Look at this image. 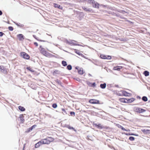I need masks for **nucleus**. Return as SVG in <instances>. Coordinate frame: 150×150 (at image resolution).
Here are the masks:
<instances>
[{"label":"nucleus","mask_w":150,"mask_h":150,"mask_svg":"<svg viewBox=\"0 0 150 150\" xmlns=\"http://www.w3.org/2000/svg\"><path fill=\"white\" fill-rule=\"evenodd\" d=\"M54 139L51 137H47L46 138L41 140L42 144H48L51 142H53Z\"/></svg>","instance_id":"f257e3e1"},{"label":"nucleus","mask_w":150,"mask_h":150,"mask_svg":"<svg viewBox=\"0 0 150 150\" xmlns=\"http://www.w3.org/2000/svg\"><path fill=\"white\" fill-rule=\"evenodd\" d=\"M66 42L67 43L71 45H78L81 46V45L76 43V41L71 40H66Z\"/></svg>","instance_id":"f03ea898"},{"label":"nucleus","mask_w":150,"mask_h":150,"mask_svg":"<svg viewBox=\"0 0 150 150\" xmlns=\"http://www.w3.org/2000/svg\"><path fill=\"white\" fill-rule=\"evenodd\" d=\"M88 2L90 3H92L93 6L94 7L97 8H99V4L94 0H89Z\"/></svg>","instance_id":"7ed1b4c3"},{"label":"nucleus","mask_w":150,"mask_h":150,"mask_svg":"<svg viewBox=\"0 0 150 150\" xmlns=\"http://www.w3.org/2000/svg\"><path fill=\"white\" fill-rule=\"evenodd\" d=\"M100 58L102 59H111V57L110 56L106 55L103 54H101L100 55Z\"/></svg>","instance_id":"20e7f679"},{"label":"nucleus","mask_w":150,"mask_h":150,"mask_svg":"<svg viewBox=\"0 0 150 150\" xmlns=\"http://www.w3.org/2000/svg\"><path fill=\"white\" fill-rule=\"evenodd\" d=\"M21 55L23 58L26 59H28L30 58L29 56L24 52H21Z\"/></svg>","instance_id":"39448f33"},{"label":"nucleus","mask_w":150,"mask_h":150,"mask_svg":"<svg viewBox=\"0 0 150 150\" xmlns=\"http://www.w3.org/2000/svg\"><path fill=\"white\" fill-rule=\"evenodd\" d=\"M89 102L91 104H96L99 103V100L94 99H91L89 100Z\"/></svg>","instance_id":"423d86ee"},{"label":"nucleus","mask_w":150,"mask_h":150,"mask_svg":"<svg viewBox=\"0 0 150 150\" xmlns=\"http://www.w3.org/2000/svg\"><path fill=\"white\" fill-rule=\"evenodd\" d=\"M135 111L136 112L140 113H142L145 111V110L139 108H136L135 109Z\"/></svg>","instance_id":"0eeeda50"},{"label":"nucleus","mask_w":150,"mask_h":150,"mask_svg":"<svg viewBox=\"0 0 150 150\" xmlns=\"http://www.w3.org/2000/svg\"><path fill=\"white\" fill-rule=\"evenodd\" d=\"M120 92H122V94L124 96H131L132 94L130 93H127L125 91H121Z\"/></svg>","instance_id":"6e6552de"},{"label":"nucleus","mask_w":150,"mask_h":150,"mask_svg":"<svg viewBox=\"0 0 150 150\" xmlns=\"http://www.w3.org/2000/svg\"><path fill=\"white\" fill-rule=\"evenodd\" d=\"M41 53L44 55L47 56L48 55V53L43 48H42L40 50Z\"/></svg>","instance_id":"1a4fd4ad"},{"label":"nucleus","mask_w":150,"mask_h":150,"mask_svg":"<svg viewBox=\"0 0 150 150\" xmlns=\"http://www.w3.org/2000/svg\"><path fill=\"white\" fill-rule=\"evenodd\" d=\"M6 69L5 67L2 66H0V71L4 73H6L7 72Z\"/></svg>","instance_id":"9d476101"},{"label":"nucleus","mask_w":150,"mask_h":150,"mask_svg":"<svg viewBox=\"0 0 150 150\" xmlns=\"http://www.w3.org/2000/svg\"><path fill=\"white\" fill-rule=\"evenodd\" d=\"M122 67L117 66L113 68V69L115 70H117L118 71H120V69H122Z\"/></svg>","instance_id":"9b49d317"},{"label":"nucleus","mask_w":150,"mask_h":150,"mask_svg":"<svg viewBox=\"0 0 150 150\" xmlns=\"http://www.w3.org/2000/svg\"><path fill=\"white\" fill-rule=\"evenodd\" d=\"M17 37L20 40H22L24 39V36L22 34H19L17 35Z\"/></svg>","instance_id":"f8f14e48"},{"label":"nucleus","mask_w":150,"mask_h":150,"mask_svg":"<svg viewBox=\"0 0 150 150\" xmlns=\"http://www.w3.org/2000/svg\"><path fill=\"white\" fill-rule=\"evenodd\" d=\"M135 100L134 98H131L130 99H127V103H130L133 102Z\"/></svg>","instance_id":"ddd939ff"},{"label":"nucleus","mask_w":150,"mask_h":150,"mask_svg":"<svg viewBox=\"0 0 150 150\" xmlns=\"http://www.w3.org/2000/svg\"><path fill=\"white\" fill-rule=\"evenodd\" d=\"M82 8L83 9L86 11L91 12L92 11V9L91 8H86L85 6L83 7Z\"/></svg>","instance_id":"4468645a"},{"label":"nucleus","mask_w":150,"mask_h":150,"mask_svg":"<svg viewBox=\"0 0 150 150\" xmlns=\"http://www.w3.org/2000/svg\"><path fill=\"white\" fill-rule=\"evenodd\" d=\"M42 144L41 141H40L35 144V147L36 148H38Z\"/></svg>","instance_id":"2eb2a0df"},{"label":"nucleus","mask_w":150,"mask_h":150,"mask_svg":"<svg viewBox=\"0 0 150 150\" xmlns=\"http://www.w3.org/2000/svg\"><path fill=\"white\" fill-rule=\"evenodd\" d=\"M78 72L80 74H82L84 73V72L83 71V68H81L80 69H78Z\"/></svg>","instance_id":"dca6fc26"},{"label":"nucleus","mask_w":150,"mask_h":150,"mask_svg":"<svg viewBox=\"0 0 150 150\" xmlns=\"http://www.w3.org/2000/svg\"><path fill=\"white\" fill-rule=\"evenodd\" d=\"M54 6L55 8H57L59 9H62V7L60 5L57 4H54Z\"/></svg>","instance_id":"f3484780"},{"label":"nucleus","mask_w":150,"mask_h":150,"mask_svg":"<svg viewBox=\"0 0 150 150\" xmlns=\"http://www.w3.org/2000/svg\"><path fill=\"white\" fill-rule=\"evenodd\" d=\"M94 125H95V126L97 127L98 128L102 129L103 128V126L100 124H99L98 125L97 124H95Z\"/></svg>","instance_id":"a211bd4d"},{"label":"nucleus","mask_w":150,"mask_h":150,"mask_svg":"<svg viewBox=\"0 0 150 150\" xmlns=\"http://www.w3.org/2000/svg\"><path fill=\"white\" fill-rule=\"evenodd\" d=\"M142 131L143 132L144 134H147L150 132V130L148 129H142Z\"/></svg>","instance_id":"6ab92c4d"},{"label":"nucleus","mask_w":150,"mask_h":150,"mask_svg":"<svg viewBox=\"0 0 150 150\" xmlns=\"http://www.w3.org/2000/svg\"><path fill=\"white\" fill-rule=\"evenodd\" d=\"M106 84L104 83L103 84H101L100 85V87L102 89L105 88L106 87Z\"/></svg>","instance_id":"aec40b11"},{"label":"nucleus","mask_w":150,"mask_h":150,"mask_svg":"<svg viewBox=\"0 0 150 150\" xmlns=\"http://www.w3.org/2000/svg\"><path fill=\"white\" fill-rule=\"evenodd\" d=\"M117 126L119 128H121L123 130H125V129L122 126L120 125L119 124H117Z\"/></svg>","instance_id":"412c9836"},{"label":"nucleus","mask_w":150,"mask_h":150,"mask_svg":"<svg viewBox=\"0 0 150 150\" xmlns=\"http://www.w3.org/2000/svg\"><path fill=\"white\" fill-rule=\"evenodd\" d=\"M143 74L146 76H148L149 75V72L147 71H144Z\"/></svg>","instance_id":"4be33fe9"},{"label":"nucleus","mask_w":150,"mask_h":150,"mask_svg":"<svg viewBox=\"0 0 150 150\" xmlns=\"http://www.w3.org/2000/svg\"><path fill=\"white\" fill-rule=\"evenodd\" d=\"M127 99H125L124 98H120V101L123 103H127Z\"/></svg>","instance_id":"5701e85b"},{"label":"nucleus","mask_w":150,"mask_h":150,"mask_svg":"<svg viewBox=\"0 0 150 150\" xmlns=\"http://www.w3.org/2000/svg\"><path fill=\"white\" fill-rule=\"evenodd\" d=\"M18 109L22 111H24L25 110V108H24V107L21 106H19L18 107Z\"/></svg>","instance_id":"b1692460"},{"label":"nucleus","mask_w":150,"mask_h":150,"mask_svg":"<svg viewBox=\"0 0 150 150\" xmlns=\"http://www.w3.org/2000/svg\"><path fill=\"white\" fill-rule=\"evenodd\" d=\"M62 65L64 67L66 66L67 65L66 62L64 61H62Z\"/></svg>","instance_id":"393cba45"},{"label":"nucleus","mask_w":150,"mask_h":150,"mask_svg":"<svg viewBox=\"0 0 150 150\" xmlns=\"http://www.w3.org/2000/svg\"><path fill=\"white\" fill-rule=\"evenodd\" d=\"M142 99L145 102L146 101L148 100L147 97L145 96H144L142 97Z\"/></svg>","instance_id":"a878e982"},{"label":"nucleus","mask_w":150,"mask_h":150,"mask_svg":"<svg viewBox=\"0 0 150 150\" xmlns=\"http://www.w3.org/2000/svg\"><path fill=\"white\" fill-rule=\"evenodd\" d=\"M59 73V71L58 70H55L53 72V74H58Z\"/></svg>","instance_id":"bb28decb"},{"label":"nucleus","mask_w":150,"mask_h":150,"mask_svg":"<svg viewBox=\"0 0 150 150\" xmlns=\"http://www.w3.org/2000/svg\"><path fill=\"white\" fill-rule=\"evenodd\" d=\"M15 23L16 25H17L18 26L22 27H23L24 26V25L23 24H21L20 23Z\"/></svg>","instance_id":"cd10ccee"},{"label":"nucleus","mask_w":150,"mask_h":150,"mask_svg":"<svg viewBox=\"0 0 150 150\" xmlns=\"http://www.w3.org/2000/svg\"><path fill=\"white\" fill-rule=\"evenodd\" d=\"M67 69L69 70H71L72 69V67L71 65H69L67 67Z\"/></svg>","instance_id":"c85d7f7f"},{"label":"nucleus","mask_w":150,"mask_h":150,"mask_svg":"<svg viewBox=\"0 0 150 150\" xmlns=\"http://www.w3.org/2000/svg\"><path fill=\"white\" fill-rule=\"evenodd\" d=\"M27 69L28 70H29L31 72H33L34 71L30 67H28Z\"/></svg>","instance_id":"c756f323"},{"label":"nucleus","mask_w":150,"mask_h":150,"mask_svg":"<svg viewBox=\"0 0 150 150\" xmlns=\"http://www.w3.org/2000/svg\"><path fill=\"white\" fill-rule=\"evenodd\" d=\"M129 139L131 141H133L134 140V138L132 137H129Z\"/></svg>","instance_id":"7c9ffc66"},{"label":"nucleus","mask_w":150,"mask_h":150,"mask_svg":"<svg viewBox=\"0 0 150 150\" xmlns=\"http://www.w3.org/2000/svg\"><path fill=\"white\" fill-rule=\"evenodd\" d=\"M75 52L76 53V54H77L79 55L80 54V52H79V51L78 50H76V49L75 50Z\"/></svg>","instance_id":"2f4dec72"},{"label":"nucleus","mask_w":150,"mask_h":150,"mask_svg":"<svg viewBox=\"0 0 150 150\" xmlns=\"http://www.w3.org/2000/svg\"><path fill=\"white\" fill-rule=\"evenodd\" d=\"M20 120L21 122L23 123L24 121V119L22 117H20Z\"/></svg>","instance_id":"473e14b6"},{"label":"nucleus","mask_w":150,"mask_h":150,"mask_svg":"<svg viewBox=\"0 0 150 150\" xmlns=\"http://www.w3.org/2000/svg\"><path fill=\"white\" fill-rule=\"evenodd\" d=\"M52 107L54 108H55L57 107V105L56 104L54 103V104H53V105H52Z\"/></svg>","instance_id":"72a5a7b5"},{"label":"nucleus","mask_w":150,"mask_h":150,"mask_svg":"<svg viewBox=\"0 0 150 150\" xmlns=\"http://www.w3.org/2000/svg\"><path fill=\"white\" fill-rule=\"evenodd\" d=\"M8 29L10 31H12L13 30V28L11 26H9L8 27Z\"/></svg>","instance_id":"f704fd0d"},{"label":"nucleus","mask_w":150,"mask_h":150,"mask_svg":"<svg viewBox=\"0 0 150 150\" xmlns=\"http://www.w3.org/2000/svg\"><path fill=\"white\" fill-rule=\"evenodd\" d=\"M126 135H134L133 134H130L129 133H126L125 134Z\"/></svg>","instance_id":"c9c22d12"},{"label":"nucleus","mask_w":150,"mask_h":150,"mask_svg":"<svg viewBox=\"0 0 150 150\" xmlns=\"http://www.w3.org/2000/svg\"><path fill=\"white\" fill-rule=\"evenodd\" d=\"M67 128H68L69 129H74V128L73 127H71L69 126H68V127H67Z\"/></svg>","instance_id":"e433bc0d"},{"label":"nucleus","mask_w":150,"mask_h":150,"mask_svg":"<svg viewBox=\"0 0 150 150\" xmlns=\"http://www.w3.org/2000/svg\"><path fill=\"white\" fill-rule=\"evenodd\" d=\"M70 114L71 115H74V116H75V113L74 112H71Z\"/></svg>","instance_id":"4c0bfd02"},{"label":"nucleus","mask_w":150,"mask_h":150,"mask_svg":"<svg viewBox=\"0 0 150 150\" xmlns=\"http://www.w3.org/2000/svg\"><path fill=\"white\" fill-rule=\"evenodd\" d=\"M32 130H33V129L32 128V127H31L28 129V132H30Z\"/></svg>","instance_id":"58836bf2"},{"label":"nucleus","mask_w":150,"mask_h":150,"mask_svg":"<svg viewBox=\"0 0 150 150\" xmlns=\"http://www.w3.org/2000/svg\"><path fill=\"white\" fill-rule=\"evenodd\" d=\"M4 34V33L2 32H0V36H2Z\"/></svg>","instance_id":"ea45409f"},{"label":"nucleus","mask_w":150,"mask_h":150,"mask_svg":"<svg viewBox=\"0 0 150 150\" xmlns=\"http://www.w3.org/2000/svg\"><path fill=\"white\" fill-rule=\"evenodd\" d=\"M96 86L95 83H93L92 84V86L93 87H94Z\"/></svg>","instance_id":"a19ab883"},{"label":"nucleus","mask_w":150,"mask_h":150,"mask_svg":"<svg viewBox=\"0 0 150 150\" xmlns=\"http://www.w3.org/2000/svg\"><path fill=\"white\" fill-rule=\"evenodd\" d=\"M36 126L35 125H33L31 127H32V128L33 129V128H35V127H36Z\"/></svg>","instance_id":"79ce46f5"},{"label":"nucleus","mask_w":150,"mask_h":150,"mask_svg":"<svg viewBox=\"0 0 150 150\" xmlns=\"http://www.w3.org/2000/svg\"><path fill=\"white\" fill-rule=\"evenodd\" d=\"M34 44L36 45V46H38V43L36 42H35Z\"/></svg>","instance_id":"37998d69"},{"label":"nucleus","mask_w":150,"mask_h":150,"mask_svg":"<svg viewBox=\"0 0 150 150\" xmlns=\"http://www.w3.org/2000/svg\"><path fill=\"white\" fill-rule=\"evenodd\" d=\"M125 131H127V132H129V131H130V130L129 129H125V130H124Z\"/></svg>","instance_id":"c03bdc74"},{"label":"nucleus","mask_w":150,"mask_h":150,"mask_svg":"<svg viewBox=\"0 0 150 150\" xmlns=\"http://www.w3.org/2000/svg\"><path fill=\"white\" fill-rule=\"evenodd\" d=\"M2 12L1 10H0V16L2 15Z\"/></svg>","instance_id":"a18cd8bd"},{"label":"nucleus","mask_w":150,"mask_h":150,"mask_svg":"<svg viewBox=\"0 0 150 150\" xmlns=\"http://www.w3.org/2000/svg\"><path fill=\"white\" fill-rule=\"evenodd\" d=\"M33 36L34 38L35 39H36V36L35 35H33Z\"/></svg>","instance_id":"49530a36"},{"label":"nucleus","mask_w":150,"mask_h":150,"mask_svg":"<svg viewBox=\"0 0 150 150\" xmlns=\"http://www.w3.org/2000/svg\"><path fill=\"white\" fill-rule=\"evenodd\" d=\"M75 69H78V67H76V68H75Z\"/></svg>","instance_id":"de8ad7c7"},{"label":"nucleus","mask_w":150,"mask_h":150,"mask_svg":"<svg viewBox=\"0 0 150 150\" xmlns=\"http://www.w3.org/2000/svg\"><path fill=\"white\" fill-rule=\"evenodd\" d=\"M92 62L93 63V64H96H96H95L93 62Z\"/></svg>","instance_id":"09e8293b"},{"label":"nucleus","mask_w":150,"mask_h":150,"mask_svg":"<svg viewBox=\"0 0 150 150\" xmlns=\"http://www.w3.org/2000/svg\"><path fill=\"white\" fill-rule=\"evenodd\" d=\"M62 110H63V111H64V109H62Z\"/></svg>","instance_id":"8fccbe9b"},{"label":"nucleus","mask_w":150,"mask_h":150,"mask_svg":"<svg viewBox=\"0 0 150 150\" xmlns=\"http://www.w3.org/2000/svg\"><path fill=\"white\" fill-rule=\"evenodd\" d=\"M25 146V144L24 145V148H23V149L24 148V147H25V146Z\"/></svg>","instance_id":"3c124183"},{"label":"nucleus","mask_w":150,"mask_h":150,"mask_svg":"<svg viewBox=\"0 0 150 150\" xmlns=\"http://www.w3.org/2000/svg\"><path fill=\"white\" fill-rule=\"evenodd\" d=\"M89 60L90 61H91V60L89 59Z\"/></svg>","instance_id":"603ef678"},{"label":"nucleus","mask_w":150,"mask_h":150,"mask_svg":"<svg viewBox=\"0 0 150 150\" xmlns=\"http://www.w3.org/2000/svg\"><path fill=\"white\" fill-rule=\"evenodd\" d=\"M138 97H139V98H140V97H139V96H138Z\"/></svg>","instance_id":"864d4df0"}]
</instances>
